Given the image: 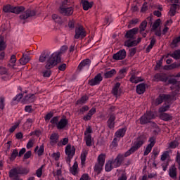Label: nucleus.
Here are the masks:
<instances>
[{"mask_svg": "<svg viewBox=\"0 0 180 180\" xmlns=\"http://www.w3.org/2000/svg\"><path fill=\"white\" fill-rule=\"evenodd\" d=\"M68 50V46H63L60 51L53 53L51 55V58L46 63L45 68L46 70H51L58 64V63H61V54L65 53V51Z\"/></svg>", "mask_w": 180, "mask_h": 180, "instance_id": "obj_1", "label": "nucleus"}, {"mask_svg": "<svg viewBox=\"0 0 180 180\" xmlns=\"http://www.w3.org/2000/svg\"><path fill=\"white\" fill-rule=\"evenodd\" d=\"M139 33V28L135 27L128 30L125 34V38L127 40L124 41V46L126 47H134L141 41V38L136 39V34Z\"/></svg>", "mask_w": 180, "mask_h": 180, "instance_id": "obj_2", "label": "nucleus"}, {"mask_svg": "<svg viewBox=\"0 0 180 180\" xmlns=\"http://www.w3.org/2000/svg\"><path fill=\"white\" fill-rule=\"evenodd\" d=\"M60 117H53L51 120V124L56 126L58 130H65V129L68 126V120L66 117H63L60 120Z\"/></svg>", "mask_w": 180, "mask_h": 180, "instance_id": "obj_3", "label": "nucleus"}, {"mask_svg": "<svg viewBox=\"0 0 180 180\" xmlns=\"http://www.w3.org/2000/svg\"><path fill=\"white\" fill-rule=\"evenodd\" d=\"M146 142V139L143 138V136H139L136 139V141L134 143V146H132L129 150H127L124 153V157H129V155H131L133 153H135V151H137L141 146L144 144Z\"/></svg>", "mask_w": 180, "mask_h": 180, "instance_id": "obj_4", "label": "nucleus"}, {"mask_svg": "<svg viewBox=\"0 0 180 180\" xmlns=\"http://www.w3.org/2000/svg\"><path fill=\"white\" fill-rule=\"evenodd\" d=\"M26 174H29V171L27 169L20 167H15L10 170L9 176L11 179L15 180L19 178V175H23Z\"/></svg>", "mask_w": 180, "mask_h": 180, "instance_id": "obj_5", "label": "nucleus"}, {"mask_svg": "<svg viewBox=\"0 0 180 180\" xmlns=\"http://www.w3.org/2000/svg\"><path fill=\"white\" fill-rule=\"evenodd\" d=\"M103 165H105V155L101 154L98 157V162L96 163L94 166V172L97 175H99L101 172H102V169L103 168Z\"/></svg>", "mask_w": 180, "mask_h": 180, "instance_id": "obj_6", "label": "nucleus"}, {"mask_svg": "<svg viewBox=\"0 0 180 180\" xmlns=\"http://www.w3.org/2000/svg\"><path fill=\"white\" fill-rule=\"evenodd\" d=\"M65 153L68 156L66 162H68V164L70 165L71 160H72L74 155H75V147L71 146L70 144L67 145L65 149Z\"/></svg>", "mask_w": 180, "mask_h": 180, "instance_id": "obj_7", "label": "nucleus"}, {"mask_svg": "<svg viewBox=\"0 0 180 180\" xmlns=\"http://www.w3.org/2000/svg\"><path fill=\"white\" fill-rule=\"evenodd\" d=\"M172 99V96L169 94H160L153 103L155 106H158V105H161L162 102H171Z\"/></svg>", "mask_w": 180, "mask_h": 180, "instance_id": "obj_8", "label": "nucleus"}, {"mask_svg": "<svg viewBox=\"0 0 180 180\" xmlns=\"http://www.w3.org/2000/svg\"><path fill=\"white\" fill-rule=\"evenodd\" d=\"M92 127L89 126L84 131V141L87 147L92 146Z\"/></svg>", "mask_w": 180, "mask_h": 180, "instance_id": "obj_9", "label": "nucleus"}, {"mask_svg": "<svg viewBox=\"0 0 180 180\" xmlns=\"http://www.w3.org/2000/svg\"><path fill=\"white\" fill-rule=\"evenodd\" d=\"M154 117H155L154 112L148 111L146 114L141 117L140 123L141 124H147V123H150V120L154 119Z\"/></svg>", "mask_w": 180, "mask_h": 180, "instance_id": "obj_10", "label": "nucleus"}, {"mask_svg": "<svg viewBox=\"0 0 180 180\" xmlns=\"http://www.w3.org/2000/svg\"><path fill=\"white\" fill-rule=\"evenodd\" d=\"M65 4H67V1H64L60 7V12L64 16H71L74 13V8L72 7L65 6Z\"/></svg>", "mask_w": 180, "mask_h": 180, "instance_id": "obj_11", "label": "nucleus"}, {"mask_svg": "<svg viewBox=\"0 0 180 180\" xmlns=\"http://www.w3.org/2000/svg\"><path fill=\"white\" fill-rule=\"evenodd\" d=\"M103 80V77H102V75L101 73H98L94 77V78L89 80V85H90V86H95L96 85H99V84H101Z\"/></svg>", "mask_w": 180, "mask_h": 180, "instance_id": "obj_12", "label": "nucleus"}, {"mask_svg": "<svg viewBox=\"0 0 180 180\" xmlns=\"http://www.w3.org/2000/svg\"><path fill=\"white\" fill-rule=\"evenodd\" d=\"M85 36H86V32H85V30H84V27L79 26L75 28V39H84Z\"/></svg>", "mask_w": 180, "mask_h": 180, "instance_id": "obj_13", "label": "nucleus"}, {"mask_svg": "<svg viewBox=\"0 0 180 180\" xmlns=\"http://www.w3.org/2000/svg\"><path fill=\"white\" fill-rule=\"evenodd\" d=\"M148 143L149 144L147 146L143 155H148L149 153H151V150H153V148L155 146V137L152 136L149 138Z\"/></svg>", "mask_w": 180, "mask_h": 180, "instance_id": "obj_14", "label": "nucleus"}, {"mask_svg": "<svg viewBox=\"0 0 180 180\" xmlns=\"http://www.w3.org/2000/svg\"><path fill=\"white\" fill-rule=\"evenodd\" d=\"M124 160V157L122 154H119L115 159H112L111 161L112 166L114 168H118L120 165H122V162Z\"/></svg>", "mask_w": 180, "mask_h": 180, "instance_id": "obj_15", "label": "nucleus"}, {"mask_svg": "<svg viewBox=\"0 0 180 180\" xmlns=\"http://www.w3.org/2000/svg\"><path fill=\"white\" fill-rule=\"evenodd\" d=\"M33 16H36V11L27 10L20 15V19L21 20H26V19H29V18H33Z\"/></svg>", "mask_w": 180, "mask_h": 180, "instance_id": "obj_16", "label": "nucleus"}, {"mask_svg": "<svg viewBox=\"0 0 180 180\" xmlns=\"http://www.w3.org/2000/svg\"><path fill=\"white\" fill-rule=\"evenodd\" d=\"M113 60H124L126 58V50L121 49L112 56Z\"/></svg>", "mask_w": 180, "mask_h": 180, "instance_id": "obj_17", "label": "nucleus"}, {"mask_svg": "<svg viewBox=\"0 0 180 180\" xmlns=\"http://www.w3.org/2000/svg\"><path fill=\"white\" fill-rule=\"evenodd\" d=\"M58 139H60L58 134L56 132L52 133L49 138L51 146H56L58 143Z\"/></svg>", "mask_w": 180, "mask_h": 180, "instance_id": "obj_18", "label": "nucleus"}, {"mask_svg": "<svg viewBox=\"0 0 180 180\" xmlns=\"http://www.w3.org/2000/svg\"><path fill=\"white\" fill-rule=\"evenodd\" d=\"M89 65H91V60L85 59L79 63L78 66V70L79 71H82V70L85 68H89Z\"/></svg>", "mask_w": 180, "mask_h": 180, "instance_id": "obj_19", "label": "nucleus"}, {"mask_svg": "<svg viewBox=\"0 0 180 180\" xmlns=\"http://www.w3.org/2000/svg\"><path fill=\"white\" fill-rule=\"evenodd\" d=\"M115 120H116V115L115 114L110 115V117L107 121V124L109 129H115Z\"/></svg>", "mask_w": 180, "mask_h": 180, "instance_id": "obj_20", "label": "nucleus"}, {"mask_svg": "<svg viewBox=\"0 0 180 180\" xmlns=\"http://www.w3.org/2000/svg\"><path fill=\"white\" fill-rule=\"evenodd\" d=\"M35 101L36 96L34 94H27L22 99L24 103H33Z\"/></svg>", "mask_w": 180, "mask_h": 180, "instance_id": "obj_21", "label": "nucleus"}, {"mask_svg": "<svg viewBox=\"0 0 180 180\" xmlns=\"http://www.w3.org/2000/svg\"><path fill=\"white\" fill-rule=\"evenodd\" d=\"M51 57L49 51H44L39 56V63H44L46 60L49 61Z\"/></svg>", "mask_w": 180, "mask_h": 180, "instance_id": "obj_22", "label": "nucleus"}, {"mask_svg": "<svg viewBox=\"0 0 180 180\" xmlns=\"http://www.w3.org/2000/svg\"><path fill=\"white\" fill-rule=\"evenodd\" d=\"M169 175L170 178H172V179H176V175H178V173H177L176 167H175L174 165H172L169 167Z\"/></svg>", "mask_w": 180, "mask_h": 180, "instance_id": "obj_23", "label": "nucleus"}, {"mask_svg": "<svg viewBox=\"0 0 180 180\" xmlns=\"http://www.w3.org/2000/svg\"><path fill=\"white\" fill-rule=\"evenodd\" d=\"M155 81H162V82H167L168 77L164 73H158L155 75Z\"/></svg>", "mask_w": 180, "mask_h": 180, "instance_id": "obj_24", "label": "nucleus"}, {"mask_svg": "<svg viewBox=\"0 0 180 180\" xmlns=\"http://www.w3.org/2000/svg\"><path fill=\"white\" fill-rule=\"evenodd\" d=\"M112 94L114 96H120V83L117 82L115 84L112 90Z\"/></svg>", "mask_w": 180, "mask_h": 180, "instance_id": "obj_25", "label": "nucleus"}, {"mask_svg": "<svg viewBox=\"0 0 180 180\" xmlns=\"http://www.w3.org/2000/svg\"><path fill=\"white\" fill-rule=\"evenodd\" d=\"M178 8H179V4H172L170 6V9L168 12L169 16H171L172 18V16H175V15H176V10Z\"/></svg>", "mask_w": 180, "mask_h": 180, "instance_id": "obj_26", "label": "nucleus"}, {"mask_svg": "<svg viewBox=\"0 0 180 180\" xmlns=\"http://www.w3.org/2000/svg\"><path fill=\"white\" fill-rule=\"evenodd\" d=\"M127 130V128L126 127L118 129L115 134V137H116L117 139L124 137V134H126Z\"/></svg>", "mask_w": 180, "mask_h": 180, "instance_id": "obj_27", "label": "nucleus"}, {"mask_svg": "<svg viewBox=\"0 0 180 180\" xmlns=\"http://www.w3.org/2000/svg\"><path fill=\"white\" fill-rule=\"evenodd\" d=\"M7 65L9 68H15L16 67V55H11Z\"/></svg>", "mask_w": 180, "mask_h": 180, "instance_id": "obj_28", "label": "nucleus"}, {"mask_svg": "<svg viewBox=\"0 0 180 180\" xmlns=\"http://www.w3.org/2000/svg\"><path fill=\"white\" fill-rule=\"evenodd\" d=\"M136 92L139 95H141L146 92V84L144 83L138 84L136 86Z\"/></svg>", "mask_w": 180, "mask_h": 180, "instance_id": "obj_29", "label": "nucleus"}, {"mask_svg": "<svg viewBox=\"0 0 180 180\" xmlns=\"http://www.w3.org/2000/svg\"><path fill=\"white\" fill-rule=\"evenodd\" d=\"M81 4L83 6L84 11H89L94 6V2L91 1H81Z\"/></svg>", "mask_w": 180, "mask_h": 180, "instance_id": "obj_30", "label": "nucleus"}, {"mask_svg": "<svg viewBox=\"0 0 180 180\" xmlns=\"http://www.w3.org/2000/svg\"><path fill=\"white\" fill-rule=\"evenodd\" d=\"M21 65H26L30 61V57L27 55L22 54V57L19 60Z\"/></svg>", "mask_w": 180, "mask_h": 180, "instance_id": "obj_31", "label": "nucleus"}, {"mask_svg": "<svg viewBox=\"0 0 180 180\" xmlns=\"http://www.w3.org/2000/svg\"><path fill=\"white\" fill-rule=\"evenodd\" d=\"M34 153H37L38 157H41L44 153V146L41 145L39 148V146L35 147Z\"/></svg>", "mask_w": 180, "mask_h": 180, "instance_id": "obj_32", "label": "nucleus"}, {"mask_svg": "<svg viewBox=\"0 0 180 180\" xmlns=\"http://www.w3.org/2000/svg\"><path fill=\"white\" fill-rule=\"evenodd\" d=\"M130 82L132 84H139V82H141L143 81V79L140 77L136 76V75L133 74L131 75L130 79H129Z\"/></svg>", "mask_w": 180, "mask_h": 180, "instance_id": "obj_33", "label": "nucleus"}, {"mask_svg": "<svg viewBox=\"0 0 180 180\" xmlns=\"http://www.w3.org/2000/svg\"><path fill=\"white\" fill-rule=\"evenodd\" d=\"M160 119L162 120H165V122H168L169 120H172V115L168 113L162 112L160 114Z\"/></svg>", "mask_w": 180, "mask_h": 180, "instance_id": "obj_34", "label": "nucleus"}, {"mask_svg": "<svg viewBox=\"0 0 180 180\" xmlns=\"http://www.w3.org/2000/svg\"><path fill=\"white\" fill-rule=\"evenodd\" d=\"M126 74H127V70L121 69L118 72V76L116 77L117 79H123L124 77H126Z\"/></svg>", "mask_w": 180, "mask_h": 180, "instance_id": "obj_35", "label": "nucleus"}, {"mask_svg": "<svg viewBox=\"0 0 180 180\" xmlns=\"http://www.w3.org/2000/svg\"><path fill=\"white\" fill-rule=\"evenodd\" d=\"M70 171L72 175H77L78 174V162H75L72 167H70Z\"/></svg>", "mask_w": 180, "mask_h": 180, "instance_id": "obj_36", "label": "nucleus"}, {"mask_svg": "<svg viewBox=\"0 0 180 180\" xmlns=\"http://www.w3.org/2000/svg\"><path fill=\"white\" fill-rule=\"evenodd\" d=\"M25 11V7L23 6H13V10L11 13H17L19 14L20 12H23Z\"/></svg>", "mask_w": 180, "mask_h": 180, "instance_id": "obj_37", "label": "nucleus"}, {"mask_svg": "<svg viewBox=\"0 0 180 180\" xmlns=\"http://www.w3.org/2000/svg\"><path fill=\"white\" fill-rule=\"evenodd\" d=\"M113 168H115L113 167V165L112 164V161L108 160L106 164H105V169L106 171V172H110V171H112V169H113Z\"/></svg>", "mask_w": 180, "mask_h": 180, "instance_id": "obj_38", "label": "nucleus"}, {"mask_svg": "<svg viewBox=\"0 0 180 180\" xmlns=\"http://www.w3.org/2000/svg\"><path fill=\"white\" fill-rule=\"evenodd\" d=\"M89 98L88 96H83L81 98L77 100L76 104L77 105H84L86 103V101H88Z\"/></svg>", "mask_w": 180, "mask_h": 180, "instance_id": "obj_39", "label": "nucleus"}, {"mask_svg": "<svg viewBox=\"0 0 180 180\" xmlns=\"http://www.w3.org/2000/svg\"><path fill=\"white\" fill-rule=\"evenodd\" d=\"M115 75H116V70L112 69L111 70L106 72L104 74V77L105 78H112Z\"/></svg>", "mask_w": 180, "mask_h": 180, "instance_id": "obj_40", "label": "nucleus"}, {"mask_svg": "<svg viewBox=\"0 0 180 180\" xmlns=\"http://www.w3.org/2000/svg\"><path fill=\"white\" fill-rule=\"evenodd\" d=\"M155 41H157V40L155 39V38H152V39L150 40V44L148 46L146 52L148 53L149 51H151V49H153V47H154V45L155 44Z\"/></svg>", "mask_w": 180, "mask_h": 180, "instance_id": "obj_41", "label": "nucleus"}, {"mask_svg": "<svg viewBox=\"0 0 180 180\" xmlns=\"http://www.w3.org/2000/svg\"><path fill=\"white\" fill-rule=\"evenodd\" d=\"M17 155H19L18 152V149H13L12 153H11V155L9 158L10 161H15V160L16 159Z\"/></svg>", "mask_w": 180, "mask_h": 180, "instance_id": "obj_42", "label": "nucleus"}, {"mask_svg": "<svg viewBox=\"0 0 180 180\" xmlns=\"http://www.w3.org/2000/svg\"><path fill=\"white\" fill-rule=\"evenodd\" d=\"M6 49V43L4 40V37H0V51H4Z\"/></svg>", "mask_w": 180, "mask_h": 180, "instance_id": "obj_43", "label": "nucleus"}, {"mask_svg": "<svg viewBox=\"0 0 180 180\" xmlns=\"http://www.w3.org/2000/svg\"><path fill=\"white\" fill-rule=\"evenodd\" d=\"M86 155H88L87 150H83L81 154V161L82 164H85V161H86Z\"/></svg>", "mask_w": 180, "mask_h": 180, "instance_id": "obj_44", "label": "nucleus"}, {"mask_svg": "<svg viewBox=\"0 0 180 180\" xmlns=\"http://www.w3.org/2000/svg\"><path fill=\"white\" fill-rule=\"evenodd\" d=\"M13 7V6H11V5L5 6L3 8V11L6 13H12Z\"/></svg>", "mask_w": 180, "mask_h": 180, "instance_id": "obj_45", "label": "nucleus"}, {"mask_svg": "<svg viewBox=\"0 0 180 180\" xmlns=\"http://www.w3.org/2000/svg\"><path fill=\"white\" fill-rule=\"evenodd\" d=\"M169 157V151H165L161 155L160 161H165Z\"/></svg>", "mask_w": 180, "mask_h": 180, "instance_id": "obj_46", "label": "nucleus"}, {"mask_svg": "<svg viewBox=\"0 0 180 180\" xmlns=\"http://www.w3.org/2000/svg\"><path fill=\"white\" fill-rule=\"evenodd\" d=\"M119 143V139H118L117 138L115 137V138L113 139V140H112V143H111L110 147L111 148H115V147H117V146H118V143Z\"/></svg>", "mask_w": 180, "mask_h": 180, "instance_id": "obj_47", "label": "nucleus"}, {"mask_svg": "<svg viewBox=\"0 0 180 180\" xmlns=\"http://www.w3.org/2000/svg\"><path fill=\"white\" fill-rule=\"evenodd\" d=\"M139 29H140L141 33V32H144V30L147 29V21L146 20L143 21L140 25Z\"/></svg>", "mask_w": 180, "mask_h": 180, "instance_id": "obj_48", "label": "nucleus"}, {"mask_svg": "<svg viewBox=\"0 0 180 180\" xmlns=\"http://www.w3.org/2000/svg\"><path fill=\"white\" fill-rule=\"evenodd\" d=\"M68 144V138L63 139L59 143H58V146H67Z\"/></svg>", "mask_w": 180, "mask_h": 180, "instance_id": "obj_49", "label": "nucleus"}, {"mask_svg": "<svg viewBox=\"0 0 180 180\" xmlns=\"http://www.w3.org/2000/svg\"><path fill=\"white\" fill-rule=\"evenodd\" d=\"M172 57L175 60H179L180 58V51H176L172 54Z\"/></svg>", "mask_w": 180, "mask_h": 180, "instance_id": "obj_50", "label": "nucleus"}, {"mask_svg": "<svg viewBox=\"0 0 180 180\" xmlns=\"http://www.w3.org/2000/svg\"><path fill=\"white\" fill-rule=\"evenodd\" d=\"M34 146V139H31L29 140L28 143H27V148L29 150L30 148H32Z\"/></svg>", "mask_w": 180, "mask_h": 180, "instance_id": "obj_51", "label": "nucleus"}, {"mask_svg": "<svg viewBox=\"0 0 180 180\" xmlns=\"http://www.w3.org/2000/svg\"><path fill=\"white\" fill-rule=\"evenodd\" d=\"M96 113V108H92L89 112L86 114L88 116H89L92 119V116Z\"/></svg>", "mask_w": 180, "mask_h": 180, "instance_id": "obj_52", "label": "nucleus"}, {"mask_svg": "<svg viewBox=\"0 0 180 180\" xmlns=\"http://www.w3.org/2000/svg\"><path fill=\"white\" fill-rule=\"evenodd\" d=\"M36 175H37V178H41V175H43V166L39 167L37 170Z\"/></svg>", "mask_w": 180, "mask_h": 180, "instance_id": "obj_53", "label": "nucleus"}, {"mask_svg": "<svg viewBox=\"0 0 180 180\" xmlns=\"http://www.w3.org/2000/svg\"><path fill=\"white\" fill-rule=\"evenodd\" d=\"M179 143L178 141H172L169 144V147L170 148H176V147H178L179 146Z\"/></svg>", "mask_w": 180, "mask_h": 180, "instance_id": "obj_54", "label": "nucleus"}, {"mask_svg": "<svg viewBox=\"0 0 180 180\" xmlns=\"http://www.w3.org/2000/svg\"><path fill=\"white\" fill-rule=\"evenodd\" d=\"M60 152L54 153L51 155L52 158L55 160V161H58L60 160Z\"/></svg>", "mask_w": 180, "mask_h": 180, "instance_id": "obj_55", "label": "nucleus"}, {"mask_svg": "<svg viewBox=\"0 0 180 180\" xmlns=\"http://www.w3.org/2000/svg\"><path fill=\"white\" fill-rule=\"evenodd\" d=\"M160 23H161V20L158 19L153 25V29H154V30H155V29H158L159 26H160Z\"/></svg>", "mask_w": 180, "mask_h": 180, "instance_id": "obj_56", "label": "nucleus"}, {"mask_svg": "<svg viewBox=\"0 0 180 180\" xmlns=\"http://www.w3.org/2000/svg\"><path fill=\"white\" fill-rule=\"evenodd\" d=\"M5 108V98H0V109L4 110Z\"/></svg>", "mask_w": 180, "mask_h": 180, "instance_id": "obj_57", "label": "nucleus"}, {"mask_svg": "<svg viewBox=\"0 0 180 180\" xmlns=\"http://www.w3.org/2000/svg\"><path fill=\"white\" fill-rule=\"evenodd\" d=\"M169 109V105H167L165 106H162L161 108H159V112H167Z\"/></svg>", "mask_w": 180, "mask_h": 180, "instance_id": "obj_58", "label": "nucleus"}, {"mask_svg": "<svg viewBox=\"0 0 180 180\" xmlns=\"http://www.w3.org/2000/svg\"><path fill=\"white\" fill-rule=\"evenodd\" d=\"M88 110H89V107L88 105H84L79 109L81 113H85V112H88Z\"/></svg>", "mask_w": 180, "mask_h": 180, "instance_id": "obj_59", "label": "nucleus"}, {"mask_svg": "<svg viewBox=\"0 0 180 180\" xmlns=\"http://www.w3.org/2000/svg\"><path fill=\"white\" fill-rule=\"evenodd\" d=\"M52 19L55 20V22H61V18L56 14L52 15Z\"/></svg>", "mask_w": 180, "mask_h": 180, "instance_id": "obj_60", "label": "nucleus"}, {"mask_svg": "<svg viewBox=\"0 0 180 180\" xmlns=\"http://www.w3.org/2000/svg\"><path fill=\"white\" fill-rule=\"evenodd\" d=\"M32 123H33V120L32 118H28L25 122V123L24 124V126H26V124H27L28 127H31Z\"/></svg>", "mask_w": 180, "mask_h": 180, "instance_id": "obj_61", "label": "nucleus"}, {"mask_svg": "<svg viewBox=\"0 0 180 180\" xmlns=\"http://www.w3.org/2000/svg\"><path fill=\"white\" fill-rule=\"evenodd\" d=\"M51 117H53V113H52V112L48 113V114L45 116V117H44L45 121H46V122H49V120H50V119H51Z\"/></svg>", "mask_w": 180, "mask_h": 180, "instance_id": "obj_62", "label": "nucleus"}, {"mask_svg": "<svg viewBox=\"0 0 180 180\" xmlns=\"http://www.w3.org/2000/svg\"><path fill=\"white\" fill-rule=\"evenodd\" d=\"M79 180H89V175L88 174H84Z\"/></svg>", "mask_w": 180, "mask_h": 180, "instance_id": "obj_63", "label": "nucleus"}, {"mask_svg": "<svg viewBox=\"0 0 180 180\" xmlns=\"http://www.w3.org/2000/svg\"><path fill=\"white\" fill-rule=\"evenodd\" d=\"M117 180H127V176L124 173L122 174L121 176H120Z\"/></svg>", "mask_w": 180, "mask_h": 180, "instance_id": "obj_64", "label": "nucleus"}]
</instances>
